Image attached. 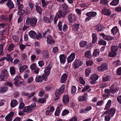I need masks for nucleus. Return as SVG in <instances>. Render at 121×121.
<instances>
[{
	"instance_id": "nucleus-44",
	"label": "nucleus",
	"mask_w": 121,
	"mask_h": 121,
	"mask_svg": "<svg viewBox=\"0 0 121 121\" xmlns=\"http://www.w3.org/2000/svg\"><path fill=\"white\" fill-rule=\"evenodd\" d=\"M87 43V42L86 41H82L80 43V45L81 47H83L85 46Z\"/></svg>"
},
{
	"instance_id": "nucleus-54",
	"label": "nucleus",
	"mask_w": 121,
	"mask_h": 121,
	"mask_svg": "<svg viewBox=\"0 0 121 121\" xmlns=\"http://www.w3.org/2000/svg\"><path fill=\"white\" fill-rule=\"evenodd\" d=\"M78 100L80 101L86 100L85 97L83 96H80L78 98Z\"/></svg>"
},
{
	"instance_id": "nucleus-10",
	"label": "nucleus",
	"mask_w": 121,
	"mask_h": 121,
	"mask_svg": "<svg viewBox=\"0 0 121 121\" xmlns=\"http://www.w3.org/2000/svg\"><path fill=\"white\" fill-rule=\"evenodd\" d=\"M29 36L31 38L35 39L36 38L37 39H39L38 37H37V34L33 30H30L28 33Z\"/></svg>"
},
{
	"instance_id": "nucleus-32",
	"label": "nucleus",
	"mask_w": 121,
	"mask_h": 121,
	"mask_svg": "<svg viewBox=\"0 0 121 121\" xmlns=\"http://www.w3.org/2000/svg\"><path fill=\"white\" fill-rule=\"evenodd\" d=\"M119 0H113L110 4L111 5L115 6L118 4L119 3Z\"/></svg>"
},
{
	"instance_id": "nucleus-46",
	"label": "nucleus",
	"mask_w": 121,
	"mask_h": 121,
	"mask_svg": "<svg viewBox=\"0 0 121 121\" xmlns=\"http://www.w3.org/2000/svg\"><path fill=\"white\" fill-rule=\"evenodd\" d=\"M118 47L116 46H113L111 47V51L115 52H116L118 49Z\"/></svg>"
},
{
	"instance_id": "nucleus-24",
	"label": "nucleus",
	"mask_w": 121,
	"mask_h": 121,
	"mask_svg": "<svg viewBox=\"0 0 121 121\" xmlns=\"http://www.w3.org/2000/svg\"><path fill=\"white\" fill-rule=\"evenodd\" d=\"M94 29L98 31H101L103 28V26L100 24H98L96 26L94 27Z\"/></svg>"
},
{
	"instance_id": "nucleus-18",
	"label": "nucleus",
	"mask_w": 121,
	"mask_h": 121,
	"mask_svg": "<svg viewBox=\"0 0 121 121\" xmlns=\"http://www.w3.org/2000/svg\"><path fill=\"white\" fill-rule=\"evenodd\" d=\"M47 42L48 43L51 44L54 43L55 41L52 39V37L50 35H48L47 37Z\"/></svg>"
},
{
	"instance_id": "nucleus-56",
	"label": "nucleus",
	"mask_w": 121,
	"mask_h": 121,
	"mask_svg": "<svg viewBox=\"0 0 121 121\" xmlns=\"http://www.w3.org/2000/svg\"><path fill=\"white\" fill-rule=\"evenodd\" d=\"M108 1L107 0H101L100 2V4L102 5H104L107 4Z\"/></svg>"
},
{
	"instance_id": "nucleus-25",
	"label": "nucleus",
	"mask_w": 121,
	"mask_h": 121,
	"mask_svg": "<svg viewBox=\"0 0 121 121\" xmlns=\"http://www.w3.org/2000/svg\"><path fill=\"white\" fill-rule=\"evenodd\" d=\"M17 104V102L16 100L13 99L11 100L10 103V106L11 107L13 108L15 107Z\"/></svg>"
},
{
	"instance_id": "nucleus-57",
	"label": "nucleus",
	"mask_w": 121,
	"mask_h": 121,
	"mask_svg": "<svg viewBox=\"0 0 121 121\" xmlns=\"http://www.w3.org/2000/svg\"><path fill=\"white\" fill-rule=\"evenodd\" d=\"M69 112V111L67 109H65L62 112V116H64L68 114Z\"/></svg>"
},
{
	"instance_id": "nucleus-19",
	"label": "nucleus",
	"mask_w": 121,
	"mask_h": 121,
	"mask_svg": "<svg viewBox=\"0 0 121 121\" xmlns=\"http://www.w3.org/2000/svg\"><path fill=\"white\" fill-rule=\"evenodd\" d=\"M6 5L9 9H11L14 7L13 3L11 1L7 2L6 4Z\"/></svg>"
},
{
	"instance_id": "nucleus-20",
	"label": "nucleus",
	"mask_w": 121,
	"mask_h": 121,
	"mask_svg": "<svg viewBox=\"0 0 121 121\" xmlns=\"http://www.w3.org/2000/svg\"><path fill=\"white\" fill-rule=\"evenodd\" d=\"M43 59L48 58L49 57V53L47 50H44L43 51Z\"/></svg>"
},
{
	"instance_id": "nucleus-35",
	"label": "nucleus",
	"mask_w": 121,
	"mask_h": 121,
	"mask_svg": "<svg viewBox=\"0 0 121 121\" xmlns=\"http://www.w3.org/2000/svg\"><path fill=\"white\" fill-rule=\"evenodd\" d=\"M91 72V69H90L88 68L85 69V75L86 77H88Z\"/></svg>"
},
{
	"instance_id": "nucleus-21",
	"label": "nucleus",
	"mask_w": 121,
	"mask_h": 121,
	"mask_svg": "<svg viewBox=\"0 0 121 121\" xmlns=\"http://www.w3.org/2000/svg\"><path fill=\"white\" fill-rule=\"evenodd\" d=\"M67 78V75L66 73L63 74L61 76L60 82L62 83H65Z\"/></svg>"
},
{
	"instance_id": "nucleus-34",
	"label": "nucleus",
	"mask_w": 121,
	"mask_h": 121,
	"mask_svg": "<svg viewBox=\"0 0 121 121\" xmlns=\"http://www.w3.org/2000/svg\"><path fill=\"white\" fill-rule=\"evenodd\" d=\"M104 92L105 94H104V95L105 97H108L110 95L111 92V90L108 89H106L104 90Z\"/></svg>"
},
{
	"instance_id": "nucleus-15",
	"label": "nucleus",
	"mask_w": 121,
	"mask_h": 121,
	"mask_svg": "<svg viewBox=\"0 0 121 121\" xmlns=\"http://www.w3.org/2000/svg\"><path fill=\"white\" fill-rule=\"evenodd\" d=\"M97 13L95 12H91L87 13L86 15L89 17H94L97 15Z\"/></svg>"
},
{
	"instance_id": "nucleus-45",
	"label": "nucleus",
	"mask_w": 121,
	"mask_h": 121,
	"mask_svg": "<svg viewBox=\"0 0 121 121\" xmlns=\"http://www.w3.org/2000/svg\"><path fill=\"white\" fill-rule=\"evenodd\" d=\"M21 58L22 59L24 60H27V58L26 55L25 53H23L21 55Z\"/></svg>"
},
{
	"instance_id": "nucleus-8",
	"label": "nucleus",
	"mask_w": 121,
	"mask_h": 121,
	"mask_svg": "<svg viewBox=\"0 0 121 121\" xmlns=\"http://www.w3.org/2000/svg\"><path fill=\"white\" fill-rule=\"evenodd\" d=\"M76 18L74 14L70 13L68 15L67 19L70 22L73 23L75 22Z\"/></svg>"
},
{
	"instance_id": "nucleus-50",
	"label": "nucleus",
	"mask_w": 121,
	"mask_h": 121,
	"mask_svg": "<svg viewBox=\"0 0 121 121\" xmlns=\"http://www.w3.org/2000/svg\"><path fill=\"white\" fill-rule=\"evenodd\" d=\"M36 10L37 11L38 13L39 14H40L41 13L42 10L41 9L40 6H36Z\"/></svg>"
},
{
	"instance_id": "nucleus-5",
	"label": "nucleus",
	"mask_w": 121,
	"mask_h": 121,
	"mask_svg": "<svg viewBox=\"0 0 121 121\" xmlns=\"http://www.w3.org/2000/svg\"><path fill=\"white\" fill-rule=\"evenodd\" d=\"M111 92L112 94H114L118 90L119 87L117 83H115L111 85L110 87Z\"/></svg>"
},
{
	"instance_id": "nucleus-43",
	"label": "nucleus",
	"mask_w": 121,
	"mask_h": 121,
	"mask_svg": "<svg viewBox=\"0 0 121 121\" xmlns=\"http://www.w3.org/2000/svg\"><path fill=\"white\" fill-rule=\"evenodd\" d=\"M10 72L11 75L14 74L15 72V68L13 67H11L10 68Z\"/></svg>"
},
{
	"instance_id": "nucleus-64",
	"label": "nucleus",
	"mask_w": 121,
	"mask_h": 121,
	"mask_svg": "<svg viewBox=\"0 0 121 121\" xmlns=\"http://www.w3.org/2000/svg\"><path fill=\"white\" fill-rule=\"evenodd\" d=\"M87 65V66H90L93 64V62L91 60H87L86 61Z\"/></svg>"
},
{
	"instance_id": "nucleus-30",
	"label": "nucleus",
	"mask_w": 121,
	"mask_h": 121,
	"mask_svg": "<svg viewBox=\"0 0 121 121\" xmlns=\"http://www.w3.org/2000/svg\"><path fill=\"white\" fill-rule=\"evenodd\" d=\"M35 94V92H33L31 94H30L27 92H23L22 93V95L25 96H28L29 97H31L33 96Z\"/></svg>"
},
{
	"instance_id": "nucleus-26",
	"label": "nucleus",
	"mask_w": 121,
	"mask_h": 121,
	"mask_svg": "<svg viewBox=\"0 0 121 121\" xmlns=\"http://www.w3.org/2000/svg\"><path fill=\"white\" fill-rule=\"evenodd\" d=\"M92 42L93 43H95L97 40V35L95 33H93L92 35Z\"/></svg>"
},
{
	"instance_id": "nucleus-51",
	"label": "nucleus",
	"mask_w": 121,
	"mask_h": 121,
	"mask_svg": "<svg viewBox=\"0 0 121 121\" xmlns=\"http://www.w3.org/2000/svg\"><path fill=\"white\" fill-rule=\"evenodd\" d=\"M104 103L103 100H101L98 101L96 104V105L98 106H102Z\"/></svg>"
},
{
	"instance_id": "nucleus-9",
	"label": "nucleus",
	"mask_w": 121,
	"mask_h": 121,
	"mask_svg": "<svg viewBox=\"0 0 121 121\" xmlns=\"http://www.w3.org/2000/svg\"><path fill=\"white\" fill-rule=\"evenodd\" d=\"M52 67V63H50L49 64L47 67H45V70L44 71V73L49 75L50 74V70Z\"/></svg>"
},
{
	"instance_id": "nucleus-11",
	"label": "nucleus",
	"mask_w": 121,
	"mask_h": 121,
	"mask_svg": "<svg viewBox=\"0 0 121 121\" xmlns=\"http://www.w3.org/2000/svg\"><path fill=\"white\" fill-rule=\"evenodd\" d=\"M99 35L102 36L104 39L107 40H112L113 39V38L111 36L109 35H105L104 33L100 34Z\"/></svg>"
},
{
	"instance_id": "nucleus-17",
	"label": "nucleus",
	"mask_w": 121,
	"mask_h": 121,
	"mask_svg": "<svg viewBox=\"0 0 121 121\" xmlns=\"http://www.w3.org/2000/svg\"><path fill=\"white\" fill-rule=\"evenodd\" d=\"M102 11L103 14L104 15L108 16L111 14V11L108 9H104Z\"/></svg>"
},
{
	"instance_id": "nucleus-3",
	"label": "nucleus",
	"mask_w": 121,
	"mask_h": 121,
	"mask_svg": "<svg viewBox=\"0 0 121 121\" xmlns=\"http://www.w3.org/2000/svg\"><path fill=\"white\" fill-rule=\"evenodd\" d=\"M99 76L96 74H93L90 76V79L91 80L89 82L91 84H95L96 83V81L98 79Z\"/></svg>"
},
{
	"instance_id": "nucleus-59",
	"label": "nucleus",
	"mask_w": 121,
	"mask_h": 121,
	"mask_svg": "<svg viewBox=\"0 0 121 121\" xmlns=\"http://www.w3.org/2000/svg\"><path fill=\"white\" fill-rule=\"evenodd\" d=\"M60 113V108L59 107H57L55 112V116H58Z\"/></svg>"
},
{
	"instance_id": "nucleus-31",
	"label": "nucleus",
	"mask_w": 121,
	"mask_h": 121,
	"mask_svg": "<svg viewBox=\"0 0 121 121\" xmlns=\"http://www.w3.org/2000/svg\"><path fill=\"white\" fill-rule=\"evenodd\" d=\"M111 31L114 34L117 33L118 31V29L117 27L116 26L114 27L111 30Z\"/></svg>"
},
{
	"instance_id": "nucleus-49",
	"label": "nucleus",
	"mask_w": 121,
	"mask_h": 121,
	"mask_svg": "<svg viewBox=\"0 0 121 121\" xmlns=\"http://www.w3.org/2000/svg\"><path fill=\"white\" fill-rule=\"evenodd\" d=\"M110 77L108 76H107L105 77H103L102 78V80L104 82L109 81L110 80Z\"/></svg>"
},
{
	"instance_id": "nucleus-53",
	"label": "nucleus",
	"mask_w": 121,
	"mask_h": 121,
	"mask_svg": "<svg viewBox=\"0 0 121 121\" xmlns=\"http://www.w3.org/2000/svg\"><path fill=\"white\" fill-rule=\"evenodd\" d=\"M98 43L99 44L103 45H105L106 44V42L103 40V39H101L99 40L98 41Z\"/></svg>"
},
{
	"instance_id": "nucleus-62",
	"label": "nucleus",
	"mask_w": 121,
	"mask_h": 121,
	"mask_svg": "<svg viewBox=\"0 0 121 121\" xmlns=\"http://www.w3.org/2000/svg\"><path fill=\"white\" fill-rule=\"evenodd\" d=\"M79 81L80 83L83 85L85 84V82L83 78L81 77H80L79 78Z\"/></svg>"
},
{
	"instance_id": "nucleus-58",
	"label": "nucleus",
	"mask_w": 121,
	"mask_h": 121,
	"mask_svg": "<svg viewBox=\"0 0 121 121\" xmlns=\"http://www.w3.org/2000/svg\"><path fill=\"white\" fill-rule=\"evenodd\" d=\"M77 89L76 86H73L71 88V92L72 94H73L75 93Z\"/></svg>"
},
{
	"instance_id": "nucleus-27",
	"label": "nucleus",
	"mask_w": 121,
	"mask_h": 121,
	"mask_svg": "<svg viewBox=\"0 0 121 121\" xmlns=\"http://www.w3.org/2000/svg\"><path fill=\"white\" fill-rule=\"evenodd\" d=\"M66 15V12H62L61 11H60L59 12L57 16L59 18L60 17H64Z\"/></svg>"
},
{
	"instance_id": "nucleus-38",
	"label": "nucleus",
	"mask_w": 121,
	"mask_h": 121,
	"mask_svg": "<svg viewBox=\"0 0 121 121\" xmlns=\"http://www.w3.org/2000/svg\"><path fill=\"white\" fill-rule=\"evenodd\" d=\"M111 103V101L110 100H109L106 104L104 109V110L107 109L109 108L110 106Z\"/></svg>"
},
{
	"instance_id": "nucleus-12",
	"label": "nucleus",
	"mask_w": 121,
	"mask_h": 121,
	"mask_svg": "<svg viewBox=\"0 0 121 121\" xmlns=\"http://www.w3.org/2000/svg\"><path fill=\"white\" fill-rule=\"evenodd\" d=\"M14 113L13 112H11L5 117V121H11L12 120V118L13 116Z\"/></svg>"
},
{
	"instance_id": "nucleus-39",
	"label": "nucleus",
	"mask_w": 121,
	"mask_h": 121,
	"mask_svg": "<svg viewBox=\"0 0 121 121\" xmlns=\"http://www.w3.org/2000/svg\"><path fill=\"white\" fill-rule=\"evenodd\" d=\"M35 81L37 82H40L42 81V77L41 76L37 75L36 77Z\"/></svg>"
},
{
	"instance_id": "nucleus-28",
	"label": "nucleus",
	"mask_w": 121,
	"mask_h": 121,
	"mask_svg": "<svg viewBox=\"0 0 121 121\" xmlns=\"http://www.w3.org/2000/svg\"><path fill=\"white\" fill-rule=\"evenodd\" d=\"M79 26V24L74 23L72 26L73 30L74 31H77L78 30Z\"/></svg>"
},
{
	"instance_id": "nucleus-16",
	"label": "nucleus",
	"mask_w": 121,
	"mask_h": 121,
	"mask_svg": "<svg viewBox=\"0 0 121 121\" xmlns=\"http://www.w3.org/2000/svg\"><path fill=\"white\" fill-rule=\"evenodd\" d=\"M116 109L114 108H111L108 110V114L112 117H113L115 113Z\"/></svg>"
},
{
	"instance_id": "nucleus-22",
	"label": "nucleus",
	"mask_w": 121,
	"mask_h": 121,
	"mask_svg": "<svg viewBox=\"0 0 121 121\" xmlns=\"http://www.w3.org/2000/svg\"><path fill=\"white\" fill-rule=\"evenodd\" d=\"M60 60L61 63L64 64L65 61V59L66 57L64 54H61L59 56Z\"/></svg>"
},
{
	"instance_id": "nucleus-2",
	"label": "nucleus",
	"mask_w": 121,
	"mask_h": 121,
	"mask_svg": "<svg viewBox=\"0 0 121 121\" xmlns=\"http://www.w3.org/2000/svg\"><path fill=\"white\" fill-rule=\"evenodd\" d=\"M83 64V62L80 60L76 59L73 63V66L75 69L78 68L82 66Z\"/></svg>"
},
{
	"instance_id": "nucleus-61",
	"label": "nucleus",
	"mask_w": 121,
	"mask_h": 121,
	"mask_svg": "<svg viewBox=\"0 0 121 121\" xmlns=\"http://www.w3.org/2000/svg\"><path fill=\"white\" fill-rule=\"evenodd\" d=\"M29 106L30 108L32 111L33 109L35 108L36 107V105L35 103H33L31 104L30 106Z\"/></svg>"
},
{
	"instance_id": "nucleus-6",
	"label": "nucleus",
	"mask_w": 121,
	"mask_h": 121,
	"mask_svg": "<svg viewBox=\"0 0 121 121\" xmlns=\"http://www.w3.org/2000/svg\"><path fill=\"white\" fill-rule=\"evenodd\" d=\"M108 68L107 64L105 63L101 64L100 66L97 68V69L99 71L103 72L107 70Z\"/></svg>"
},
{
	"instance_id": "nucleus-33",
	"label": "nucleus",
	"mask_w": 121,
	"mask_h": 121,
	"mask_svg": "<svg viewBox=\"0 0 121 121\" xmlns=\"http://www.w3.org/2000/svg\"><path fill=\"white\" fill-rule=\"evenodd\" d=\"M49 75L48 74L44 73L41 76L42 80H43L45 81H47L48 80V77Z\"/></svg>"
},
{
	"instance_id": "nucleus-37",
	"label": "nucleus",
	"mask_w": 121,
	"mask_h": 121,
	"mask_svg": "<svg viewBox=\"0 0 121 121\" xmlns=\"http://www.w3.org/2000/svg\"><path fill=\"white\" fill-rule=\"evenodd\" d=\"M22 0H17V4L18 5V9H22L23 7V5L22 4H21L20 2H21Z\"/></svg>"
},
{
	"instance_id": "nucleus-40",
	"label": "nucleus",
	"mask_w": 121,
	"mask_h": 121,
	"mask_svg": "<svg viewBox=\"0 0 121 121\" xmlns=\"http://www.w3.org/2000/svg\"><path fill=\"white\" fill-rule=\"evenodd\" d=\"M113 65L115 67L117 66L121 65V63L119 60L115 61L113 63Z\"/></svg>"
},
{
	"instance_id": "nucleus-52",
	"label": "nucleus",
	"mask_w": 121,
	"mask_h": 121,
	"mask_svg": "<svg viewBox=\"0 0 121 121\" xmlns=\"http://www.w3.org/2000/svg\"><path fill=\"white\" fill-rule=\"evenodd\" d=\"M34 79L33 77L32 76H31L27 79V82L28 83H31L33 81Z\"/></svg>"
},
{
	"instance_id": "nucleus-29",
	"label": "nucleus",
	"mask_w": 121,
	"mask_h": 121,
	"mask_svg": "<svg viewBox=\"0 0 121 121\" xmlns=\"http://www.w3.org/2000/svg\"><path fill=\"white\" fill-rule=\"evenodd\" d=\"M28 68L27 65H25L21 66L19 68L20 72V73H22L25 71Z\"/></svg>"
},
{
	"instance_id": "nucleus-47",
	"label": "nucleus",
	"mask_w": 121,
	"mask_h": 121,
	"mask_svg": "<svg viewBox=\"0 0 121 121\" xmlns=\"http://www.w3.org/2000/svg\"><path fill=\"white\" fill-rule=\"evenodd\" d=\"M8 90V88L6 86L1 87L0 89V91L1 92L3 93L6 91Z\"/></svg>"
},
{
	"instance_id": "nucleus-4",
	"label": "nucleus",
	"mask_w": 121,
	"mask_h": 121,
	"mask_svg": "<svg viewBox=\"0 0 121 121\" xmlns=\"http://www.w3.org/2000/svg\"><path fill=\"white\" fill-rule=\"evenodd\" d=\"M20 78V76L19 75H17L16 76V77L14 79L15 81L14 82V84L17 86H19V83L23 85H25L26 84V82H25L24 81H23L19 83V79Z\"/></svg>"
},
{
	"instance_id": "nucleus-60",
	"label": "nucleus",
	"mask_w": 121,
	"mask_h": 121,
	"mask_svg": "<svg viewBox=\"0 0 121 121\" xmlns=\"http://www.w3.org/2000/svg\"><path fill=\"white\" fill-rule=\"evenodd\" d=\"M90 87V86L88 85H87L86 86H84V87H83V88L82 90V92H83L86 91L89 89Z\"/></svg>"
},
{
	"instance_id": "nucleus-1",
	"label": "nucleus",
	"mask_w": 121,
	"mask_h": 121,
	"mask_svg": "<svg viewBox=\"0 0 121 121\" xmlns=\"http://www.w3.org/2000/svg\"><path fill=\"white\" fill-rule=\"evenodd\" d=\"M37 21V19L35 18H30L29 17L27 18L26 20V24L27 25H30L32 27L35 26Z\"/></svg>"
},
{
	"instance_id": "nucleus-36",
	"label": "nucleus",
	"mask_w": 121,
	"mask_h": 121,
	"mask_svg": "<svg viewBox=\"0 0 121 121\" xmlns=\"http://www.w3.org/2000/svg\"><path fill=\"white\" fill-rule=\"evenodd\" d=\"M31 111L29 106L25 107L23 109V112H24L29 113Z\"/></svg>"
},
{
	"instance_id": "nucleus-55",
	"label": "nucleus",
	"mask_w": 121,
	"mask_h": 121,
	"mask_svg": "<svg viewBox=\"0 0 121 121\" xmlns=\"http://www.w3.org/2000/svg\"><path fill=\"white\" fill-rule=\"evenodd\" d=\"M14 46L13 44H10L8 47V50L9 52H10L13 50Z\"/></svg>"
},
{
	"instance_id": "nucleus-13",
	"label": "nucleus",
	"mask_w": 121,
	"mask_h": 121,
	"mask_svg": "<svg viewBox=\"0 0 121 121\" xmlns=\"http://www.w3.org/2000/svg\"><path fill=\"white\" fill-rule=\"evenodd\" d=\"M75 58V53H72L67 58V62L68 63L72 62L74 59Z\"/></svg>"
},
{
	"instance_id": "nucleus-41",
	"label": "nucleus",
	"mask_w": 121,
	"mask_h": 121,
	"mask_svg": "<svg viewBox=\"0 0 121 121\" xmlns=\"http://www.w3.org/2000/svg\"><path fill=\"white\" fill-rule=\"evenodd\" d=\"M1 73L5 76L6 77H8L9 76L7 71L6 69H4L2 71Z\"/></svg>"
},
{
	"instance_id": "nucleus-63",
	"label": "nucleus",
	"mask_w": 121,
	"mask_h": 121,
	"mask_svg": "<svg viewBox=\"0 0 121 121\" xmlns=\"http://www.w3.org/2000/svg\"><path fill=\"white\" fill-rule=\"evenodd\" d=\"M35 53L39 55L40 54H41L42 53V51L41 50L39 49L36 48L35 49Z\"/></svg>"
},
{
	"instance_id": "nucleus-42",
	"label": "nucleus",
	"mask_w": 121,
	"mask_h": 121,
	"mask_svg": "<svg viewBox=\"0 0 121 121\" xmlns=\"http://www.w3.org/2000/svg\"><path fill=\"white\" fill-rule=\"evenodd\" d=\"M85 56L86 58H89L91 56V53L90 51H86L85 53Z\"/></svg>"
},
{
	"instance_id": "nucleus-14",
	"label": "nucleus",
	"mask_w": 121,
	"mask_h": 121,
	"mask_svg": "<svg viewBox=\"0 0 121 121\" xmlns=\"http://www.w3.org/2000/svg\"><path fill=\"white\" fill-rule=\"evenodd\" d=\"M62 100L63 103L65 104H68L69 101V98L68 96L66 95H65L63 96Z\"/></svg>"
},
{
	"instance_id": "nucleus-7",
	"label": "nucleus",
	"mask_w": 121,
	"mask_h": 121,
	"mask_svg": "<svg viewBox=\"0 0 121 121\" xmlns=\"http://www.w3.org/2000/svg\"><path fill=\"white\" fill-rule=\"evenodd\" d=\"M64 85H62L60 89H57L56 90L55 92V95L56 97L59 96L64 92Z\"/></svg>"
},
{
	"instance_id": "nucleus-48",
	"label": "nucleus",
	"mask_w": 121,
	"mask_h": 121,
	"mask_svg": "<svg viewBox=\"0 0 121 121\" xmlns=\"http://www.w3.org/2000/svg\"><path fill=\"white\" fill-rule=\"evenodd\" d=\"M116 55V52L112 51H111L109 52L108 54L109 56L110 57H113Z\"/></svg>"
},
{
	"instance_id": "nucleus-23",
	"label": "nucleus",
	"mask_w": 121,
	"mask_h": 121,
	"mask_svg": "<svg viewBox=\"0 0 121 121\" xmlns=\"http://www.w3.org/2000/svg\"><path fill=\"white\" fill-rule=\"evenodd\" d=\"M100 51L98 49H95L93 52L92 55L94 57L98 56L99 55Z\"/></svg>"
}]
</instances>
